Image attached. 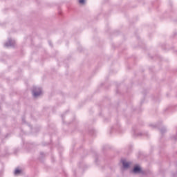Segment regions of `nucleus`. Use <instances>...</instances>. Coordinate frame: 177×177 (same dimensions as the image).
I'll list each match as a JSON object with an SVG mask.
<instances>
[{
  "instance_id": "obj_1",
  "label": "nucleus",
  "mask_w": 177,
  "mask_h": 177,
  "mask_svg": "<svg viewBox=\"0 0 177 177\" xmlns=\"http://www.w3.org/2000/svg\"><path fill=\"white\" fill-rule=\"evenodd\" d=\"M133 172L134 174H140L142 172V169L138 166H135L133 169Z\"/></svg>"
},
{
  "instance_id": "obj_2",
  "label": "nucleus",
  "mask_w": 177,
  "mask_h": 177,
  "mask_svg": "<svg viewBox=\"0 0 177 177\" xmlns=\"http://www.w3.org/2000/svg\"><path fill=\"white\" fill-rule=\"evenodd\" d=\"M122 164L123 165V168H129V163L127 162L125 160H122Z\"/></svg>"
},
{
  "instance_id": "obj_3",
  "label": "nucleus",
  "mask_w": 177,
  "mask_h": 177,
  "mask_svg": "<svg viewBox=\"0 0 177 177\" xmlns=\"http://www.w3.org/2000/svg\"><path fill=\"white\" fill-rule=\"evenodd\" d=\"M41 93H42L41 90H39V92H33V96H35V97H37V96H39Z\"/></svg>"
},
{
  "instance_id": "obj_4",
  "label": "nucleus",
  "mask_w": 177,
  "mask_h": 177,
  "mask_svg": "<svg viewBox=\"0 0 177 177\" xmlns=\"http://www.w3.org/2000/svg\"><path fill=\"white\" fill-rule=\"evenodd\" d=\"M21 170H20L19 169H17L15 171V175H19V174H21Z\"/></svg>"
},
{
  "instance_id": "obj_5",
  "label": "nucleus",
  "mask_w": 177,
  "mask_h": 177,
  "mask_svg": "<svg viewBox=\"0 0 177 177\" xmlns=\"http://www.w3.org/2000/svg\"><path fill=\"white\" fill-rule=\"evenodd\" d=\"M79 3L84 4V3H85V0H79Z\"/></svg>"
}]
</instances>
